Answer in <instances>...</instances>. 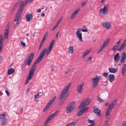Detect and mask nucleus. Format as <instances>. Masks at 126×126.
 Segmentation results:
<instances>
[{"instance_id":"1","label":"nucleus","mask_w":126,"mask_h":126,"mask_svg":"<svg viewBox=\"0 0 126 126\" xmlns=\"http://www.w3.org/2000/svg\"><path fill=\"white\" fill-rule=\"evenodd\" d=\"M46 50L47 49H45L42 51L39 56L37 58L34 63L32 66L30 70L29 74L26 78L25 83L26 85L29 82V81L32 78L36 69V63L40 62L44 56Z\"/></svg>"},{"instance_id":"2","label":"nucleus","mask_w":126,"mask_h":126,"mask_svg":"<svg viewBox=\"0 0 126 126\" xmlns=\"http://www.w3.org/2000/svg\"><path fill=\"white\" fill-rule=\"evenodd\" d=\"M71 84V82H70L66 84L62 90L59 97V99L61 100H64L65 101L68 95H67L66 93L68 92Z\"/></svg>"},{"instance_id":"3","label":"nucleus","mask_w":126,"mask_h":126,"mask_svg":"<svg viewBox=\"0 0 126 126\" xmlns=\"http://www.w3.org/2000/svg\"><path fill=\"white\" fill-rule=\"evenodd\" d=\"M33 0H26L24 2L22 1L21 2L20 6L16 14L21 16L22 12V10L23 9V6H25L26 4L29 2H32Z\"/></svg>"},{"instance_id":"4","label":"nucleus","mask_w":126,"mask_h":126,"mask_svg":"<svg viewBox=\"0 0 126 126\" xmlns=\"http://www.w3.org/2000/svg\"><path fill=\"white\" fill-rule=\"evenodd\" d=\"M75 106V103L72 102L69 104L66 108V112L67 113H70L74 110Z\"/></svg>"},{"instance_id":"5","label":"nucleus","mask_w":126,"mask_h":126,"mask_svg":"<svg viewBox=\"0 0 126 126\" xmlns=\"http://www.w3.org/2000/svg\"><path fill=\"white\" fill-rule=\"evenodd\" d=\"M101 77L100 76H96L93 78L92 79L93 88H94L97 86L99 80L101 79Z\"/></svg>"},{"instance_id":"6","label":"nucleus","mask_w":126,"mask_h":126,"mask_svg":"<svg viewBox=\"0 0 126 126\" xmlns=\"http://www.w3.org/2000/svg\"><path fill=\"white\" fill-rule=\"evenodd\" d=\"M7 118L6 114L4 113H2L0 115V121L1 124L2 126H6L7 123Z\"/></svg>"},{"instance_id":"7","label":"nucleus","mask_w":126,"mask_h":126,"mask_svg":"<svg viewBox=\"0 0 126 126\" xmlns=\"http://www.w3.org/2000/svg\"><path fill=\"white\" fill-rule=\"evenodd\" d=\"M109 8L108 5H104V7L101 9L99 11V13L100 15L104 16L107 13Z\"/></svg>"},{"instance_id":"8","label":"nucleus","mask_w":126,"mask_h":126,"mask_svg":"<svg viewBox=\"0 0 126 126\" xmlns=\"http://www.w3.org/2000/svg\"><path fill=\"white\" fill-rule=\"evenodd\" d=\"M91 101L90 98H87L82 101L79 107V108L81 109L84 106H86L89 104Z\"/></svg>"},{"instance_id":"9","label":"nucleus","mask_w":126,"mask_h":126,"mask_svg":"<svg viewBox=\"0 0 126 126\" xmlns=\"http://www.w3.org/2000/svg\"><path fill=\"white\" fill-rule=\"evenodd\" d=\"M109 42V40H106L105 41L98 50L97 52L98 53L101 52L107 46Z\"/></svg>"},{"instance_id":"10","label":"nucleus","mask_w":126,"mask_h":126,"mask_svg":"<svg viewBox=\"0 0 126 126\" xmlns=\"http://www.w3.org/2000/svg\"><path fill=\"white\" fill-rule=\"evenodd\" d=\"M58 112V111L57 110L55 111L54 113L50 115L46 120L45 123V125L48 123L50 121L53 119V118L56 115Z\"/></svg>"},{"instance_id":"11","label":"nucleus","mask_w":126,"mask_h":126,"mask_svg":"<svg viewBox=\"0 0 126 126\" xmlns=\"http://www.w3.org/2000/svg\"><path fill=\"white\" fill-rule=\"evenodd\" d=\"M56 98V97L55 96H54L52 98V99L49 101V102L47 104V106L44 109L43 112H45L49 108L50 106L55 101Z\"/></svg>"},{"instance_id":"12","label":"nucleus","mask_w":126,"mask_h":126,"mask_svg":"<svg viewBox=\"0 0 126 126\" xmlns=\"http://www.w3.org/2000/svg\"><path fill=\"white\" fill-rule=\"evenodd\" d=\"M89 109V107H84L78 112L77 115L78 116H80L83 115L84 113L86 112Z\"/></svg>"},{"instance_id":"13","label":"nucleus","mask_w":126,"mask_h":126,"mask_svg":"<svg viewBox=\"0 0 126 126\" xmlns=\"http://www.w3.org/2000/svg\"><path fill=\"white\" fill-rule=\"evenodd\" d=\"M81 29L79 28L78 29L76 32L77 36L79 40L80 41L82 42L83 40L82 38V33L80 32Z\"/></svg>"},{"instance_id":"14","label":"nucleus","mask_w":126,"mask_h":126,"mask_svg":"<svg viewBox=\"0 0 126 126\" xmlns=\"http://www.w3.org/2000/svg\"><path fill=\"white\" fill-rule=\"evenodd\" d=\"M101 25L103 26L108 30L110 29L111 27L110 23L109 22H102Z\"/></svg>"},{"instance_id":"15","label":"nucleus","mask_w":126,"mask_h":126,"mask_svg":"<svg viewBox=\"0 0 126 126\" xmlns=\"http://www.w3.org/2000/svg\"><path fill=\"white\" fill-rule=\"evenodd\" d=\"M54 42L55 41L54 40H53L51 42L46 52V54L47 55H48L51 51L54 45Z\"/></svg>"},{"instance_id":"16","label":"nucleus","mask_w":126,"mask_h":126,"mask_svg":"<svg viewBox=\"0 0 126 126\" xmlns=\"http://www.w3.org/2000/svg\"><path fill=\"white\" fill-rule=\"evenodd\" d=\"M84 85V83L82 82L78 85L77 90L79 93L81 94V93L83 90V87Z\"/></svg>"},{"instance_id":"17","label":"nucleus","mask_w":126,"mask_h":126,"mask_svg":"<svg viewBox=\"0 0 126 126\" xmlns=\"http://www.w3.org/2000/svg\"><path fill=\"white\" fill-rule=\"evenodd\" d=\"M34 55V54L33 53H32L31 55H30L27 60V65H28L29 66H30L31 65L32 61L33 59Z\"/></svg>"},{"instance_id":"18","label":"nucleus","mask_w":126,"mask_h":126,"mask_svg":"<svg viewBox=\"0 0 126 126\" xmlns=\"http://www.w3.org/2000/svg\"><path fill=\"white\" fill-rule=\"evenodd\" d=\"M94 112L95 114L98 116H101L100 110L96 106H94Z\"/></svg>"},{"instance_id":"19","label":"nucleus","mask_w":126,"mask_h":126,"mask_svg":"<svg viewBox=\"0 0 126 126\" xmlns=\"http://www.w3.org/2000/svg\"><path fill=\"white\" fill-rule=\"evenodd\" d=\"M126 46V39L124 40L117 49V50L121 51Z\"/></svg>"},{"instance_id":"20","label":"nucleus","mask_w":126,"mask_h":126,"mask_svg":"<svg viewBox=\"0 0 126 126\" xmlns=\"http://www.w3.org/2000/svg\"><path fill=\"white\" fill-rule=\"evenodd\" d=\"M121 58L120 60V62L121 63V64H122L126 59V53L125 52H124L122 54Z\"/></svg>"},{"instance_id":"21","label":"nucleus","mask_w":126,"mask_h":126,"mask_svg":"<svg viewBox=\"0 0 126 126\" xmlns=\"http://www.w3.org/2000/svg\"><path fill=\"white\" fill-rule=\"evenodd\" d=\"M80 11L79 9H76L72 14L70 17V19H73L76 16V15Z\"/></svg>"},{"instance_id":"22","label":"nucleus","mask_w":126,"mask_h":126,"mask_svg":"<svg viewBox=\"0 0 126 126\" xmlns=\"http://www.w3.org/2000/svg\"><path fill=\"white\" fill-rule=\"evenodd\" d=\"M32 14L29 13L27 14L26 18V20L27 21H30L31 19H32Z\"/></svg>"},{"instance_id":"23","label":"nucleus","mask_w":126,"mask_h":126,"mask_svg":"<svg viewBox=\"0 0 126 126\" xmlns=\"http://www.w3.org/2000/svg\"><path fill=\"white\" fill-rule=\"evenodd\" d=\"M109 70L111 73H115L117 72V69L116 68H110L109 69Z\"/></svg>"},{"instance_id":"24","label":"nucleus","mask_w":126,"mask_h":126,"mask_svg":"<svg viewBox=\"0 0 126 126\" xmlns=\"http://www.w3.org/2000/svg\"><path fill=\"white\" fill-rule=\"evenodd\" d=\"M15 72V69L13 68H11L8 70L7 74L9 75L13 74Z\"/></svg>"},{"instance_id":"25","label":"nucleus","mask_w":126,"mask_h":126,"mask_svg":"<svg viewBox=\"0 0 126 126\" xmlns=\"http://www.w3.org/2000/svg\"><path fill=\"white\" fill-rule=\"evenodd\" d=\"M9 32V29H6L4 31V36L6 39L8 38Z\"/></svg>"},{"instance_id":"26","label":"nucleus","mask_w":126,"mask_h":126,"mask_svg":"<svg viewBox=\"0 0 126 126\" xmlns=\"http://www.w3.org/2000/svg\"><path fill=\"white\" fill-rule=\"evenodd\" d=\"M90 51V49H88L84 51L82 55V57L83 58H84L89 53Z\"/></svg>"},{"instance_id":"27","label":"nucleus","mask_w":126,"mask_h":126,"mask_svg":"<svg viewBox=\"0 0 126 126\" xmlns=\"http://www.w3.org/2000/svg\"><path fill=\"white\" fill-rule=\"evenodd\" d=\"M120 59V57L119 53H117L114 56V59L115 61H118Z\"/></svg>"},{"instance_id":"28","label":"nucleus","mask_w":126,"mask_h":126,"mask_svg":"<svg viewBox=\"0 0 126 126\" xmlns=\"http://www.w3.org/2000/svg\"><path fill=\"white\" fill-rule=\"evenodd\" d=\"M114 75H109V78H110L109 79V81L110 82H112L114 80Z\"/></svg>"},{"instance_id":"29","label":"nucleus","mask_w":126,"mask_h":126,"mask_svg":"<svg viewBox=\"0 0 126 126\" xmlns=\"http://www.w3.org/2000/svg\"><path fill=\"white\" fill-rule=\"evenodd\" d=\"M74 48L72 47H70L68 48V53H69L73 54V53Z\"/></svg>"},{"instance_id":"30","label":"nucleus","mask_w":126,"mask_h":126,"mask_svg":"<svg viewBox=\"0 0 126 126\" xmlns=\"http://www.w3.org/2000/svg\"><path fill=\"white\" fill-rule=\"evenodd\" d=\"M21 18V16H20L16 14L15 17V19L14 20V21H19V20Z\"/></svg>"},{"instance_id":"31","label":"nucleus","mask_w":126,"mask_h":126,"mask_svg":"<svg viewBox=\"0 0 126 126\" xmlns=\"http://www.w3.org/2000/svg\"><path fill=\"white\" fill-rule=\"evenodd\" d=\"M126 71V68L122 67L121 72L123 76H124Z\"/></svg>"},{"instance_id":"32","label":"nucleus","mask_w":126,"mask_h":126,"mask_svg":"<svg viewBox=\"0 0 126 126\" xmlns=\"http://www.w3.org/2000/svg\"><path fill=\"white\" fill-rule=\"evenodd\" d=\"M82 28H83V29H81V31L83 32H85L87 31V29L85 25H83L82 27Z\"/></svg>"},{"instance_id":"33","label":"nucleus","mask_w":126,"mask_h":126,"mask_svg":"<svg viewBox=\"0 0 126 126\" xmlns=\"http://www.w3.org/2000/svg\"><path fill=\"white\" fill-rule=\"evenodd\" d=\"M119 45V44H117V43H116V44L113 47L112 50L114 51H115L116 50Z\"/></svg>"},{"instance_id":"34","label":"nucleus","mask_w":126,"mask_h":126,"mask_svg":"<svg viewBox=\"0 0 126 126\" xmlns=\"http://www.w3.org/2000/svg\"><path fill=\"white\" fill-rule=\"evenodd\" d=\"M92 57L91 56L89 57L86 60V62L87 63H89L92 62Z\"/></svg>"},{"instance_id":"35","label":"nucleus","mask_w":126,"mask_h":126,"mask_svg":"<svg viewBox=\"0 0 126 126\" xmlns=\"http://www.w3.org/2000/svg\"><path fill=\"white\" fill-rule=\"evenodd\" d=\"M117 101V99H114L112 101L110 104L115 106L116 103Z\"/></svg>"},{"instance_id":"36","label":"nucleus","mask_w":126,"mask_h":126,"mask_svg":"<svg viewBox=\"0 0 126 126\" xmlns=\"http://www.w3.org/2000/svg\"><path fill=\"white\" fill-rule=\"evenodd\" d=\"M114 106L111 105L110 104L109 106V108L108 109L109 110H110L111 111L113 109V108L114 107Z\"/></svg>"},{"instance_id":"37","label":"nucleus","mask_w":126,"mask_h":126,"mask_svg":"<svg viewBox=\"0 0 126 126\" xmlns=\"http://www.w3.org/2000/svg\"><path fill=\"white\" fill-rule=\"evenodd\" d=\"M45 40V39H43L42 40V41L41 43L40 44V45L39 47L38 48V49L39 50H40V48H41V47H42V45L43 44V42Z\"/></svg>"},{"instance_id":"38","label":"nucleus","mask_w":126,"mask_h":126,"mask_svg":"<svg viewBox=\"0 0 126 126\" xmlns=\"http://www.w3.org/2000/svg\"><path fill=\"white\" fill-rule=\"evenodd\" d=\"M97 100L100 103H101L104 101V100L102 99H101L98 96L96 97Z\"/></svg>"},{"instance_id":"39","label":"nucleus","mask_w":126,"mask_h":126,"mask_svg":"<svg viewBox=\"0 0 126 126\" xmlns=\"http://www.w3.org/2000/svg\"><path fill=\"white\" fill-rule=\"evenodd\" d=\"M88 2L87 1H83L81 4V6L82 7H83L84 6L86 5Z\"/></svg>"},{"instance_id":"40","label":"nucleus","mask_w":126,"mask_h":126,"mask_svg":"<svg viewBox=\"0 0 126 126\" xmlns=\"http://www.w3.org/2000/svg\"><path fill=\"white\" fill-rule=\"evenodd\" d=\"M23 109L22 108H21V109L19 110V112H16V114H21L23 111Z\"/></svg>"},{"instance_id":"41","label":"nucleus","mask_w":126,"mask_h":126,"mask_svg":"<svg viewBox=\"0 0 126 126\" xmlns=\"http://www.w3.org/2000/svg\"><path fill=\"white\" fill-rule=\"evenodd\" d=\"M111 111L109 110L108 109H107V110L106 112L105 116H107L109 115L110 114V112Z\"/></svg>"},{"instance_id":"42","label":"nucleus","mask_w":126,"mask_h":126,"mask_svg":"<svg viewBox=\"0 0 126 126\" xmlns=\"http://www.w3.org/2000/svg\"><path fill=\"white\" fill-rule=\"evenodd\" d=\"M21 45H23V47H24L25 46V44L23 41H21Z\"/></svg>"},{"instance_id":"43","label":"nucleus","mask_w":126,"mask_h":126,"mask_svg":"<svg viewBox=\"0 0 126 126\" xmlns=\"http://www.w3.org/2000/svg\"><path fill=\"white\" fill-rule=\"evenodd\" d=\"M88 122L90 123H92V124L94 123V124H95L94 123V122L93 120H88Z\"/></svg>"},{"instance_id":"44","label":"nucleus","mask_w":126,"mask_h":126,"mask_svg":"<svg viewBox=\"0 0 126 126\" xmlns=\"http://www.w3.org/2000/svg\"><path fill=\"white\" fill-rule=\"evenodd\" d=\"M48 33L47 32H46L45 34L44 35V36L43 37V39H44L45 40L47 36H48Z\"/></svg>"},{"instance_id":"45","label":"nucleus","mask_w":126,"mask_h":126,"mask_svg":"<svg viewBox=\"0 0 126 126\" xmlns=\"http://www.w3.org/2000/svg\"><path fill=\"white\" fill-rule=\"evenodd\" d=\"M58 25L56 23L55 25L53 27V28L52 29V31H53L54 30L55 28L57 27Z\"/></svg>"},{"instance_id":"46","label":"nucleus","mask_w":126,"mask_h":126,"mask_svg":"<svg viewBox=\"0 0 126 126\" xmlns=\"http://www.w3.org/2000/svg\"><path fill=\"white\" fill-rule=\"evenodd\" d=\"M108 74V73H103V75L104 76L106 77L107 76Z\"/></svg>"},{"instance_id":"47","label":"nucleus","mask_w":126,"mask_h":126,"mask_svg":"<svg viewBox=\"0 0 126 126\" xmlns=\"http://www.w3.org/2000/svg\"><path fill=\"white\" fill-rule=\"evenodd\" d=\"M61 101L60 103H59V106H61L62 104H63V102L65 101H64V100H61Z\"/></svg>"},{"instance_id":"48","label":"nucleus","mask_w":126,"mask_h":126,"mask_svg":"<svg viewBox=\"0 0 126 126\" xmlns=\"http://www.w3.org/2000/svg\"><path fill=\"white\" fill-rule=\"evenodd\" d=\"M39 94H37L36 95H34V97L35 98H38L39 97H38V96L39 95Z\"/></svg>"},{"instance_id":"49","label":"nucleus","mask_w":126,"mask_h":126,"mask_svg":"<svg viewBox=\"0 0 126 126\" xmlns=\"http://www.w3.org/2000/svg\"><path fill=\"white\" fill-rule=\"evenodd\" d=\"M19 22H20L19 21H17V22L15 25V27L18 26V25H19Z\"/></svg>"},{"instance_id":"50","label":"nucleus","mask_w":126,"mask_h":126,"mask_svg":"<svg viewBox=\"0 0 126 126\" xmlns=\"http://www.w3.org/2000/svg\"><path fill=\"white\" fill-rule=\"evenodd\" d=\"M5 92L7 96H9L10 95V94L8 91L6 90L5 91Z\"/></svg>"},{"instance_id":"51","label":"nucleus","mask_w":126,"mask_h":126,"mask_svg":"<svg viewBox=\"0 0 126 126\" xmlns=\"http://www.w3.org/2000/svg\"><path fill=\"white\" fill-rule=\"evenodd\" d=\"M122 67L126 68V61L124 62Z\"/></svg>"},{"instance_id":"52","label":"nucleus","mask_w":126,"mask_h":126,"mask_svg":"<svg viewBox=\"0 0 126 126\" xmlns=\"http://www.w3.org/2000/svg\"><path fill=\"white\" fill-rule=\"evenodd\" d=\"M70 70L69 69L67 70L65 72V74H67L68 73L70 72Z\"/></svg>"},{"instance_id":"53","label":"nucleus","mask_w":126,"mask_h":126,"mask_svg":"<svg viewBox=\"0 0 126 126\" xmlns=\"http://www.w3.org/2000/svg\"><path fill=\"white\" fill-rule=\"evenodd\" d=\"M122 39H120L119 40V41L117 42L116 43H117V44H118L119 45L120 43V42L122 41Z\"/></svg>"},{"instance_id":"54","label":"nucleus","mask_w":126,"mask_h":126,"mask_svg":"<svg viewBox=\"0 0 126 126\" xmlns=\"http://www.w3.org/2000/svg\"><path fill=\"white\" fill-rule=\"evenodd\" d=\"M122 126H126V121H125L123 123Z\"/></svg>"},{"instance_id":"55","label":"nucleus","mask_w":126,"mask_h":126,"mask_svg":"<svg viewBox=\"0 0 126 126\" xmlns=\"http://www.w3.org/2000/svg\"><path fill=\"white\" fill-rule=\"evenodd\" d=\"M36 11L37 12L40 13L41 12V9H38L36 10Z\"/></svg>"},{"instance_id":"56","label":"nucleus","mask_w":126,"mask_h":126,"mask_svg":"<svg viewBox=\"0 0 126 126\" xmlns=\"http://www.w3.org/2000/svg\"><path fill=\"white\" fill-rule=\"evenodd\" d=\"M60 33V32H58L57 33L56 36V38H57L58 37V34Z\"/></svg>"},{"instance_id":"57","label":"nucleus","mask_w":126,"mask_h":126,"mask_svg":"<svg viewBox=\"0 0 126 126\" xmlns=\"http://www.w3.org/2000/svg\"><path fill=\"white\" fill-rule=\"evenodd\" d=\"M106 0H100L101 3H104V2Z\"/></svg>"},{"instance_id":"58","label":"nucleus","mask_w":126,"mask_h":126,"mask_svg":"<svg viewBox=\"0 0 126 126\" xmlns=\"http://www.w3.org/2000/svg\"><path fill=\"white\" fill-rule=\"evenodd\" d=\"M60 22V21L59 20H58V21L56 23L58 25Z\"/></svg>"},{"instance_id":"59","label":"nucleus","mask_w":126,"mask_h":126,"mask_svg":"<svg viewBox=\"0 0 126 126\" xmlns=\"http://www.w3.org/2000/svg\"><path fill=\"white\" fill-rule=\"evenodd\" d=\"M9 25L8 24L6 26V28H7L6 29H8L9 30Z\"/></svg>"},{"instance_id":"60","label":"nucleus","mask_w":126,"mask_h":126,"mask_svg":"<svg viewBox=\"0 0 126 126\" xmlns=\"http://www.w3.org/2000/svg\"><path fill=\"white\" fill-rule=\"evenodd\" d=\"M95 125V124H94V123L90 125H88V126H94Z\"/></svg>"},{"instance_id":"61","label":"nucleus","mask_w":126,"mask_h":126,"mask_svg":"<svg viewBox=\"0 0 126 126\" xmlns=\"http://www.w3.org/2000/svg\"><path fill=\"white\" fill-rule=\"evenodd\" d=\"M108 121H106V126H109V125H108Z\"/></svg>"},{"instance_id":"62","label":"nucleus","mask_w":126,"mask_h":126,"mask_svg":"<svg viewBox=\"0 0 126 126\" xmlns=\"http://www.w3.org/2000/svg\"><path fill=\"white\" fill-rule=\"evenodd\" d=\"M45 16V14L44 13H43L42 14L41 16L42 17L44 16Z\"/></svg>"},{"instance_id":"63","label":"nucleus","mask_w":126,"mask_h":126,"mask_svg":"<svg viewBox=\"0 0 126 126\" xmlns=\"http://www.w3.org/2000/svg\"><path fill=\"white\" fill-rule=\"evenodd\" d=\"M3 94V93L1 91H0V96H1Z\"/></svg>"},{"instance_id":"64","label":"nucleus","mask_w":126,"mask_h":126,"mask_svg":"<svg viewBox=\"0 0 126 126\" xmlns=\"http://www.w3.org/2000/svg\"><path fill=\"white\" fill-rule=\"evenodd\" d=\"M34 100L36 102H38V100L36 98H35Z\"/></svg>"}]
</instances>
